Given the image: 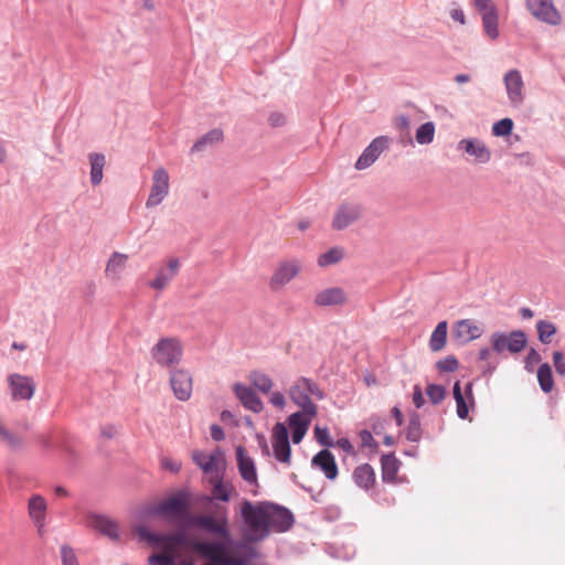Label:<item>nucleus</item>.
Returning a JSON list of instances; mask_svg holds the SVG:
<instances>
[{
  "label": "nucleus",
  "mask_w": 565,
  "mask_h": 565,
  "mask_svg": "<svg viewBox=\"0 0 565 565\" xmlns=\"http://www.w3.org/2000/svg\"><path fill=\"white\" fill-rule=\"evenodd\" d=\"M316 441L323 447V449H330L335 447V441L330 435L328 427L316 426L313 429Z\"/></svg>",
  "instance_id": "nucleus-43"
},
{
  "label": "nucleus",
  "mask_w": 565,
  "mask_h": 565,
  "mask_svg": "<svg viewBox=\"0 0 565 565\" xmlns=\"http://www.w3.org/2000/svg\"><path fill=\"white\" fill-rule=\"evenodd\" d=\"M482 330L469 319H462L456 322L454 328V337L461 340L462 343H468L472 340L480 338Z\"/></svg>",
  "instance_id": "nucleus-27"
},
{
  "label": "nucleus",
  "mask_w": 565,
  "mask_h": 565,
  "mask_svg": "<svg viewBox=\"0 0 565 565\" xmlns=\"http://www.w3.org/2000/svg\"><path fill=\"white\" fill-rule=\"evenodd\" d=\"M482 19V26L484 30V33L488 38L491 40H495L499 38V14L498 9H492L489 12H483L481 15Z\"/></svg>",
  "instance_id": "nucleus-33"
},
{
  "label": "nucleus",
  "mask_w": 565,
  "mask_h": 565,
  "mask_svg": "<svg viewBox=\"0 0 565 565\" xmlns=\"http://www.w3.org/2000/svg\"><path fill=\"white\" fill-rule=\"evenodd\" d=\"M273 450L276 460L290 463L291 446L286 423L277 422L273 427Z\"/></svg>",
  "instance_id": "nucleus-7"
},
{
  "label": "nucleus",
  "mask_w": 565,
  "mask_h": 565,
  "mask_svg": "<svg viewBox=\"0 0 565 565\" xmlns=\"http://www.w3.org/2000/svg\"><path fill=\"white\" fill-rule=\"evenodd\" d=\"M170 385L174 396L182 402L188 401L192 394V375L183 369H174L170 372Z\"/></svg>",
  "instance_id": "nucleus-14"
},
{
  "label": "nucleus",
  "mask_w": 565,
  "mask_h": 565,
  "mask_svg": "<svg viewBox=\"0 0 565 565\" xmlns=\"http://www.w3.org/2000/svg\"><path fill=\"white\" fill-rule=\"evenodd\" d=\"M90 163V183L95 186L100 184L103 180V169L106 158L103 153L92 152L88 156Z\"/></svg>",
  "instance_id": "nucleus-32"
},
{
  "label": "nucleus",
  "mask_w": 565,
  "mask_h": 565,
  "mask_svg": "<svg viewBox=\"0 0 565 565\" xmlns=\"http://www.w3.org/2000/svg\"><path fill=\"white\" fill-rule=\"evenodd\" d=\"M326 519L329 521H335L341 515V510L338 507L330 505L324 509Z\"/></svg>",
  "instance_id": "nucleus-61"
},
{
  "label": "nucleus",
  "mask_w": 565,
  "mask_h": 565,
  "mask_svg": "<svg viewBox=\"0 0 565 565\" xmlns=\"http://www.w3.org/2000/svg\"><path fill=\"white\" fill-rule=\"evenodd\" d=\"M448 322L439 321L433 330L429 339V349L431 352L441 351L447 343Z\"/></svg>",
  "instance_id": "nucleus-29"
},
{
  "label": "nucleus",
  "mask_w": 565,
  "mask_h": 565,
  "mask_svg": "<svg viewBox=\"0 0 565 565\" xmlns=\"http://www.w3.org/2000/svg\"><path fill=\"white\" fill-rule=\"evenodd\" d=\"M435 366L440 373H450L455 372L459 367V361L455 355L450 354L438 360Z\"/></svg>",
  "instance_id": "nucleus-44"
},
{
  "label": "nucleus",
  "mask_w": 565,
  "mask_h": 565,
  "mask_svg": "<svg viewBox=\"0 0 565 565\" xmlns=\"http://www.w3.org/2000/svg\"><path fill=\"white\" fill-rule=\"evenodd\" d=\"M435 137V124L433 121H426L422 124L415 134V139L419 145H429L433 142Z\"/></svg>",
  "instance_id": "nucleus-40"
},
{
  "label": "nucleus",
  "mask_w": 565,
  "mask_h": 565,
  "mask_svg": "<svg viewBox=\"0 0 565 565\" xmlns=\"http://www.w3.org/2000/svg\"><path fill=\"white\" fill-rule=\"evenodd\" d=\"M514 122L511 118L505 117L492 125V135L494 137H508L512 134Z\"/></svg>",
  "instance_id": "nucleus-42"
},
{
  "label": "nucleus",
  "mask_w": 565,
  "mask_h": 565,
  "mask_svg": "<svg viewBox=\"0 0 565 565\" xmlns=\"http://www.w3.org/2000/svg\"><path fill=\"white\" fill-rule=\"evenodd\" d=\"M61 558L62 565H79L73 547L67 544L61 546Z\"/></svg>",
  "instance_id": "nucleus-49"
},
{
  "label": "nucleus",
  "mask_w": 565,
  "mask_h": 565,
  "mask_svg": "<svg viewBox=\"0 0 565 565\" xmlns=\"http://www.w3.org/2000/svg\"><path fill=\"white\" fill-rule=\"evenodd\" d=\"M58 447L62 451H64L68 456V458L71 460H73V461L76 460V458H77L76 451L70 445H67L66 441H61L58 444Z\"/></svg>",
  "instance_id": "nucleus-63"
},
{
  "label": "nucleus",
  "mask_w": 565,
  "mask_h": 565,
  "mask_svg": "<svg viewBox=\"0 0 565 565\" xmlns=\"http://www.w3.org/2000/svg\"><path fill=\"white\" fill-rule=\"evenodd\" d=\"M526 7L534 18L546 24L557 25L562 21L553 0H526Z\"/></svg>",
  "instance_id": "nucleus-9"
},
{
  "label": "nucleus",
  "mask_w": 565,
  "mask_h": 565,
  "mask_svg": "<svg viewBox=\"0 0 565 565\" xmlns=\"http://www.w3.org/2000/svg\"><path fill=\"white\" fill-rule=\"evenodd\" d=\"M446 387L440 384L430 383L426 386V395L433 405L440 404L446 397Z\"/></svg>",
  "instance_id": "nucleus-41"
},
{
  "label": "nucleus",
  "mask_w": 565,
  "mask_h": 565,
  "mask_svg": "<svg viewBox=\"0 0 565 565\" xmlns=\"http://www.w3.org/2000/svg\"><path fill=\"white\" fill-rule=\"evenodd\" d=\"M127 258V255L114 252L107 262L106 271H117L121 269Z\"/></svg>",
  "instance_id": "nucleus-45"
},
{
  "label": "nucleus",
  "mask_w": 565,
  "mask_h": 565,
  "mask_svg": "<svg viewBox=\"0 0 565 565\" xmlns=\"http://www.w3.org/2000/svg\"><path fill=\"white\" fill-rule=\"evenodd\" d=\"M541 361H542V358H541V354L537 352V350L534 348H530L526 356L524 358V370L527 373H533L534 365L539 364Z\"/></svg>",
  "instance_id": "nucleus-47"
},
{
  "label": "nucleus",
  "mask_w": 565,
  "mask_h": 565,
  "mask_svg": "<svg viewBox=\"0 0 565 565\" xmlns=\"http://www.w3.org/2000/svg\"><path fill=\"white\" fill-rule=\"evenodd\" d=\"M387 423H388L387 419L384 417L372 416L371 417L372 434L381 435L386 429Z\"/></svg>",
  "instance_id": "nucleus-52"
},
{
  "label": "nucleus",
  "mask_w": 565,
  "mask_h": 565,
  "mask_svg": "<svg viewBox=\"0 0 565 565\" xmlns=\"http://www.w3.org/2000/svg\"><path fill=\"white\" fill-rule=\"evenodd\" d=\"M285 122L286 118L282 113L274 111L268 116V124L274 128L281 127Z\"/></svg>",
  "instance_id": "nucleus-55"
},
{
  "label": "nucleus",
  "mask_w": 565,
  "mask_h": 565,
  "mask_svg": "<svg viewBox=\"0 0 565 565\" xmlns=\"http://www.w3.org/2000/svg\"><path fill=\"white\" fill-rule=\"evenodd\" d=\"M161 465L164 469L171 471V472H179L180 469H181V462H178V461H173L171 459H168V458H163L161 460Z\"/></svg>",
  "instance_id": "nucleus-59"
},
{
  "label": "nucleus",
  "mask_w": 565,
  "mask_h": 565,
  "mask_svg": "<svg viewBox=\"0 0 565 565\" xmlns=\"http://www.w3.org/2000/svg\"><path fill=\"white\" fill-rule=\"evenodd\" d=\"M344 257V248L341 246H334L328 249L326 253H322L318 257V265L320 267H327L330 265H334L342 260Z\"/></svg>",
  "instance_id": "nucleus-38"
},
{
  "label": "nucleus",
  "mask_w": 565,
  "mask_h": 565,
  "mask_svg": "<svg viewBox=\"0 0 565 565\" xmlns=\"http://www.w3.org/2000/svg\"><path fill=\"white\" fill-rule=\"evenodd\" d=\"M395 126L399 130H408L409 128V118L406 115H401L396 118Z\"/></svg>",
  "instance_id": "nucleus-64"
},
{
  "label": "nucleus",
  "mask_w": 565,
  "mask_h": 565,
  "mask_svg": "<svg viewBox=\"0 0 565 565\" xmlns=\"http://www.w3.org/2000/svg\"><path fill=\"white\" fill-rule=\"evenodd\" d=\"M536 377L539 386L543 393L548 394L554 390L555 381L553 370L547 362H543L540 364L536 372Z\"/></svg>",
  "instance_id": "nucleus-30"
},
{
  "label": "nucleus",
  "mask_w": 565,
  "mask_h": 565,
  "mask_svg": "<svg viewBox=\"0 0 565 565\" xmlns=\"http://www.w3.org/2000/svg\"><path fill=\"white\" fill-rule=\"evenodd\" d=\"M210 433H211V437L214 441H222L225 439L224 429L217 424L211 425Z\"/></svg>",
  "instance_id": "nucleus-57"
},
{
  "label": "nucleus",
  "mask_w": 565,
  "mask_h": 565,
  "mask_svg": "<svg viewBox=\"0 0 565 565\" xmlns=\"http://www.w3.org/2000/svg\"><path fill=\"white\" fill-rule=\"evenodd\" d=\"M243 537L247 542H260L271 531L288 532L295 524V515L290 509L271 501L256 503L244 500L241 504Z\"/></svg>",
  "instance_id": "nucleus-3"
},
{
  "label": "nucleus",
  "mask_w": 565,
  "mask_h": 565,
  "mask_svg": "<svg viewBox=\"0 0 565 565\" xmlns=\"http://www.w3.org/2000/svg\"><path fill=\"white\" fill-rule=\"evenodd\" d=\"M248 377L252 384L264 394H267L273 387L271 379L263 372L252 371Z\"/></svg>",
  "instance_id": "nucleus-39"
},
{
  "label": "nucleus",
  "mask_w": 565,
  "mask_h": 565,
  "mask_svg": "<svg viewBox=\"0 0 565 565\" xmlns=\"http://www.w3.org/2000/svg\"><path fill=\"white\" fill-rule=\"evenodd\" d=\"M233 391L245 408L257 414L263 411L264 404L258 394L252 387L242 383H235L233 385Z\"/></svg>",
  "instance_id": "nucleus-18"
},
{
  "label": "nucleus",
  "mask_w": 565,
  "mask_h": 565,
  "mask_svg": "<svg viewBox=\"0 0 565 565\" xmlns=\"http://www.w3.org/2000/svg\"><path fill=\"white\" fill-rule=\"evenodd\" d=\"M402 462L395 456V452H387L381 456V478L384 483H394Z\"/></svg>",
  "instance_id": "nucleus-25"
},
{
  "label": "nucleus",
  "mask_w": 565,
  "mask_h": 565,
  "mask_svg": "<svg viewBox=\"0 0 565 565\" xmlns=\"http://www.w3.org/2000/svg\"><path fill=\"white\" fill-rule=\"evenodd\" d=\"M359 436L362 441V447H366L370 449L372 454H376L379 450V443L374 439L371 430L362 429L359 433Z\"/></svg>",
  "instance_id": "nucleus-46"
},
{
  "label": "nucleus",
  "mask_w": 565,
  "mask_h": 565,
  "mask_svg": "<svg viewBox=\"0 0 565 565\" xmlns=\"http://www.w3.org/2000/svg\"><path fill=\"white\" fill-rule=\"evenodd\" d=\"M201 529V533L212 535L209 542H216L218 548L207 551L206 558L215 565H248L259 553L252 545L254 542L235 541L232 536L226 509L218 510V515H194L190 521Z\"/></svg>",
  "instance_id": "nucleus-2"
},
{
  "label": "nucleus",
  "mask_w": 565,
  "mask_h": 565,
  "mask_svg": "<svg viewBox=\"0 0 565 565\" xmlns=\"http://www.w3.org/2000/svg\"><path fill=\"white\" fill-rule=\"evenodd\" d=\"M413 403L416 406V408H420L425 404V398L422 388L418 385L414 386Z\"/></svg>",
  "instance_id": "nucleus-58"
},
{
  "label": "nucleus",
  "mask_w": 565,
  "mask_h": 565,
  "mask_svg": "<svg viewBox=\"0 0 565 565\" xmlns=\"http://www.w3.org/2000/svg\"><path fill=\"white\" fill-rule=\"evenodd\" d=\"M317 416L315 413L298 411L287 417V428L308 430L312 419Z\"/></svg>",
  "instance_id": "nucleus-31"
},
{
  "label": "nucleus",
  "mask_w": 565,
  "mask_h": 565,
  "mask_svg": "<svg viewBox=\"0 0 565 565\" xmlns=\"http://www.w3.org/2000/svg\"><path fill=\"white\" fill-rule=\"evenodd\" d=\"M311 467L321 470L324 477L333 481L339 475L334 455L329 449H321L311 459Z\"/></svg>",
  "instance_id": "nucleus-17"
},
{
  "label": "nucleus",
  "mask_w": 565,
  "mask_h": 565,
  "mask_svg": "<svg viewBox=\"0 0 565 565\" xmlns=\"http://www.w3.org/2000/svg\"><path fill=\"white\" fill-rule=\"evenodd\" d=\"M300 383H303L306 385L305 387H307L309 396L312 395L318 401H321V399H323L326 397L324 392L311 379L301 376L300 377Z\"/></svg>",
  "instance_id": "nucleus-48"
},
{
  "label": "nucleus",
  "mask_w": 565,
  "mask_h": 565,
  "mask_svg": "<svg viewBox=\"0 0 565 565\" xmlns=\"http://www.w3.org/2000/svg\"><path fill=\"white\" fill-rule=\"evenodd\" d=\"M235 456L237 461V469L239 476L244 481L249 484H258L257 469L254 459L247 454L244 446L238 445L235 448Z\"/></svg>",
  "instance_id": "nucleus-16"
},
{
  "label": "nucleus",
  "mask_w": 565,
  "mask_h": 565,
  "mask_svg": "<svg viewBox=\"0 0 565 565\" xmlns=\"http://www.w3.org/2000/svg\"><path fill=\"white\" fill-rule=\"evenodd\" d=\"M150 565H174L171 556L161 554H151L148 558Z\"/></svg>",
  "instance_id": "nucleus-53"
},
{
  "label": "nucleus",
  "mask_w": 565,
  "mask_h": 565,
  "mask_svg": "<svg viewBox=\"0 0 565 565\" xmlns=\"http://www.w3.org/2000/svg\"><path fill=\"white\" fill-rule=\"evenodd\" d=\"M553 364L555 367V371L561 376L565 377V356L562 351H554L552 354Z\"/></svg>",
  "instance_id": "nucleus-51"
},
{
  "label": "nucleus",
  "mask_w": 565,
  "mask_h": 565,
  "mask_svg": "<svg viewBox=\"0 0 565 565\" xmlns=\"http://www.w3.org/2000/svg\"><path fill=\"white\" fill-rule=\"evenodd\" d=\"M303 383H300V377L290 386L289 397L295 405L301 408V411L318 414V406L311 401L308 395L307 387Z\"/></svg>",
  "instance_id": "nucleus-20"
},
{
  "label": "nucleus",
  "mask_w": 565,
  "mask_h": 565,
  "mask_svg": "<svg viewBox=\"0 0 565 565\" xmlns=\"http://www.w3.org/2000/svg\"><path fill=\"white\" fill-rule=\"evenodd\" d=\"M347 302L345 291L340 287H331L319 291L315 297L317 307L342 306Z\"/></svg>",
  "instance_id": "nucleus-24"
},
{
  "label": "nucleus",
  "mask_w": 565,
  "mask_h": 565,
  "mask_svg": "<svg viewBox=\"0 0 565 565\" xmlns=\"http://www.w3.org/2000/svg\"><path fill=\"white\" fill-rule=\"evenodd\" d=\"M88 525L111 541L120 537L118 523L109 516L96 512L87 513Z\"/></svg>",
  "instance_id": "nucleus-13"
},
{
  "label": "nucleus",
  "mask_w": 565,
  "mask_h": 565,
  "mask_svg": "<svg viewBox=\"0 0 565 565\" xmlns=\"http://www.w3.org/2000/svg\"><path fill=\"white\" fill-rule=\"evenodd\" d=\"M153 183L150 194L146 201V207L151 209L159 205L169 193V174L163 168L153 172Z\"/></svg>",
  "instance_id": "nucleus-11"
},
{
  "label": "nucleus",
  "mask_w": 565,
  "mask_h": 565,
  "mask_svg": "<svg viewBox=\"0 0 565 565\" xmlns=\"http://www.w3.org/2000/svg\"><path fill=\"white\" fill-rule=\"evenodd\" d=\"M335 446H338L339 448H341L345 454L348 455H354L355 454V450H354V447L353 445L351 444V441L343 437V438H339L337 441H335Z\"/></svg>",
  "instance_id": "nucleus-56"
},
{
  "label": "nucleus",
  "mask_w": 565,
  "mask_h": 565,
  "mask_svg": "<svg viewBox=\"0 0 565 565\" xmlns=\"http://www.w3.org/2000/svg\"><path fill=\"white\" fill-rule=\"evenodd\" d=\"M390 143L391 139L387 136L374 138L358 158L354 168L356 170H364L371 167L379 159L381 153L388 149Z\"/></svg>",
  "instance_id": "nucleus-10"
},
{
  "label": "nucleus",
  "mask_w": 565,
  "mask_h": 565,
  "mask_svg": "<svg viewBox=\"0 0 565 565\" xmlns=\"http://www.w3.org/2000/svg\"><path fill=\"white\" fill-rule=\"evenodd\" d=\"M491 350L498 354L508 351L511 354L522 352L527 345V335L525 331L519 329L510 333L495 331L490 337Z\"/></svg>",
  "instance_id": "nucleus-4"
},
{
  "label": "nucleus",
  "mask_w": 565,
  "mask_h": 565,
  "mask_svg": "<svg viewBox=\"0 0 565 565\" xmlns=\"http://www.w3.org/2000/svg\"><path fill=\"white\" fill-rule=\"evenodd\" d=\"M504 84L510 103L513 106H519L523 102V79L518 70H510L504 75Z\"/></svg>",
  "instance_id": "nucleus-21"
},
{
  "label": "nucleus",
  "mask_w": 565,
  "mask_h": 565,
  "mask_svg": "<svg viewBox=\"0 0 565 565\" xmlns=\"http://www.w3.org/2000/svg\"><path fill=\"white\" fill-rule=\"evenodd\" d=\"M180 269V260L178 258H171L168 262L167 267H161L148 286L156 290H163L168 284L178 275Z\"/></svg>",
  "instance_id": "nucleus-22"
},
{
  "label": "nucleus",
  "mask_w": 565,
  "mask_h": 565,
  "mask_svg": "<svg viewBox=\"0 0 565 565\" xmlns=\"http://www.w3.org/2000/svg\"><path fill=\"white\" fill-rule=\"evenodd\" d=\"M537 339L542 344H550L553 337L557 333L556 326L548 320H539L536 322Z\"/></svg>",
  "instance_id": "nucleus-37"
},
{
  "label": "nucleus",
  "mask_w": 565,
  "mask_h": 565,
  "mask_svg": "<svg viewBox=\"0 0 565 565\" xmlns=\"http://www.w3.org/2000/svg\"><path fill=\"white\" fill-rule=\"evenodd\" d=\"M256 439H257L259 448L262 449L263 456H266V457L270 456L269 447H268V444H267V440H266V437L264 436V434L257 433Z\"/></svg>",
  "instance_id": "nucleus-62"
},
{
  "label": "nucleus",
  "mask_w": 565,
  "mask_h": 565,
  "mask_svg": "<svg viewBox=\"0 0 565 565\" xmlns=\"http://www.w3.org/2000/svg\"><path fill=\"white\" fill-rule=\"evenodd\" d=\"M458 149L475 157V160L479 163H487L491 159L490 149L478 138L461 139L458 143Z\"/></svg>",
  "instance_id": "nucleus-19"
},
{
  "label": "nucleus",
  "mask_w": 565,
  "mask_h": 565,
  "mask_svg": "<svg viewBox=\"0 0 565 565\" xmlns=\"http://www.w3.org/2000/svg\"><path fill=\"white\" fill-rule=\"evenodd\" d=\"M224 476H216L217 480L213 484L212 488V497H205L204 499L207 502H212L213 500H218L221 502H228L231 500V489L223 481Z\"/></svg>",
  "instance_id": "nucleus-36"
},
{
  "label": "nucleus",
  "mask_w": 565,
  "mask_h": 565,
  "mask_svg": "<svg viewBox=\"0 0 565 565\" xmlns=\"http://www.w3.org/2000/svg\"><path fill=\"white\" fill-rule=\"evenodd\" d=\"M2 441H6L8 444V446L13 449V450H19V449H22L24 447V441L21 437L19 436H15L13 435L11 431H9L8 429L6 430V433L3 434L2 438H1Z\"/></svg>",
  "instance_id": "nucleus-50"
},
{
  "label": "nucleus",
  "mask_w": 565,
  "mask_h": 565,
  "mask_svg": "<svg viewBox=\"0 0 565 565\" xmlns=\"http://www.w3.org/2000/svg\"><path fill=\"white\" fill-rule=\"evenodd\" d=\"M363 206L360 203L341 202L332 217L331 227L335 231H343L362 217Z\"/></svg>",
  "instance_id": "nucleus-6"
},
{
  "label": "nucleus",
  "mask_w": 565,
  "mask_h": 565,
  "mask_svg": "<svg viewBox=\"0 0 565 565\" xmlns=\"http://www.w3.org/2000/svg\"><path fill=\"white\" fill-rule=\"evenodd\" d=\"M301 266L297 259L284 260L279 264L269 280V286L273 290L287 285L299 273Z\"/></svg>",
  "instance_id": "nucleus-15"
},
{
  "label": "nucleus",
  "mask_w": 565,
  "mask_h": 565,
  "mask_svg": "<svg viewBox=\"0 0 565 565\" xmlns=\"http://www.w3.org/2000/svg\"><path fill=\"white\" fill-rule=\"evenodd\" d=\"M193 461L204 473L215 472L216 476H224L226 470L225 452L221 447H216L209 457L202 451L193 454Z\"/></svg>",
  "instance_id": "nucleus-8"
},
{
  "label": "nucleus",
  "mask_w": 565,
  "mask_h": 565,
  "mask_svg": "<svg viewBox=\"0 0 565 565\" xmlns=\"http://www.w3.org/2000/svg\"><path fill=\"white\" fill-rule=\"evenodd\" d=\"M452 395L456 401L457 416L460 419L468 418L470 408H469V404L462 393L460 381H456L454 383Z\"/></svg>",
  "instance_id": "nucleus-35"
},
{
  "label": "nucleus",
  "mask_w": 565,
  "mask_h": 565,
  "mask_svg": "<svg viewBox=\"0 0 565 565\" xmlns=\"http://www.w3.org/2000/svg\"><path fill=\"white\" fill-rule=\"evenodd\" d=\"M8 382L14 401H29L33 397L36 385L32 377L14 373L9 375Z\"/></svg>",
  "instance_id": "nucleus-12"
},
{
  "label": "nucleus",
  "mask_w": 565,
  "mask_h": 565,
  "mask_svg": "<svg viewBox=\"0 0 565 565\" xmlns=\"http://www.w3.org/2000/svg\"><path fill=\"white\" fill-rule=\"evenodd\" d=\"M270 403L278 408H284L286 405V398L281 392L277 391L271 394Z\"/></svg>",
  "instance_id": "nucleus-60"
},
{
  "label": "nucleus",
  "mask_w": 565,
  "mask_h": 565,
  "mask_svg": "<svg viewBox=\"0 0 565 565\" xmlns=\"http://www.w3.org/2000/svg\"><path fill=\"white\" fill-rule=\"evenodd\" d=\"M352 480L358 488L367 492L375 486V470L367 462L361 463L353 469Z\"/></svg>",
  "instance_id": "nucleus-23"
},
{
  "label": "nucleus",
  "mask_w": 565,
  "mask_h": 565,
  "mask_svg": "<svg viewBox=\"0 0 565 565\" xmlns=\"http://www.w3.org/2000/svg\"><path fill=\"white\" fill-rule=\"evenodd\" d=\"M192 495L186 489H180L168 495L157 504L145 505L140 509V518L147 519L159 516L169 523L177 524V529L169 533H159L149 530L145 525L136 529L140 540L146 541L149 545L172 551L178 546L190 547L201 556L206 558L209 550L218 548L216 542H209L194 539L189 535V530L201 532V529L190 524L194 515H209L207 513L191 512Z\"/></svg>",
  "instance_id": "nucleus-1"
},
{
  "label": "nucleus",
  "mask_w": 565,
  "mask_h": 565,
  "mask_svg": "<svg viewBox=\"0 0 565 565\" xmlns=\"http://www.w3.org/2000/svg\"><path fill=\"white\" fill-rule=\"evenodd\" d=\"M224 140V132L221 128H213L201 136L191 147L190 152H203L209 147H213Z\"/></svg>",
  "instance_id": "nucleus-28"
},
{
  "label": "nucleus",
  "mask_w": 565,
  "mask_h": 565,
  "mask_svg": "<svg viewBox=\"0 0 565 565\" xmlns=\"http://www.w3.org/2000/svg\"><path fill=\"white\" fill-rule=\"evenodd\" d=\"M182 353V345L175 338H161L151 349V355L156 363L167 367L178 364Z\"/></svg>",
  "instance_id": "nucleus-5"
},
{
  "label": "nucleus",
  "mask_w": 565,
  "mask_h": 565,
  "mask_svg": "<svg viewBox=\"0 0 565 565\" xmlns=\"http://www.w3.org/2000/svg\"><path fill=\"white\" fill-rule=\"evenodd\" d=\"M477 11L482 15L483 12H489L492 9H497L492 0H473Z\"/></svg>",
  "instance_id": "nucleus-54"
},
{
  "label": "nucleus",
  "mask_w": 565,
  "mask_h": 565,
  "mask_svg": "<svg viewBox=\"0 0 565 565\" xmlns=\"http://www.w3.org/2000/svg\"><path fill=\"white\" fill-rule=\"evenodd\" d=\"M29 515L34 522L35 526L40 534H42L43 527L45 526V512H46V501L40 494H33L29 499L28 504Z\"/></svg>",
  "instance_id": "nucleus-26"
},
{
  "label": "nucleus",
  "mask_w": 565,
  "mask_h": 565,
  "mask_svg": "<svg viewBox=\"0 0 565 565\" xmlns=\"http://www.w3.org/2000/svg\"><path fill=\"white\" fill-rule=\"evenodd\" d=\"M420 415L416 411L409 414L408 425L406 427L405 437L408 441L419 443L422 439Z\"/></svg>",
  "instance_id": "nucleus-34"
}]
</instances>
